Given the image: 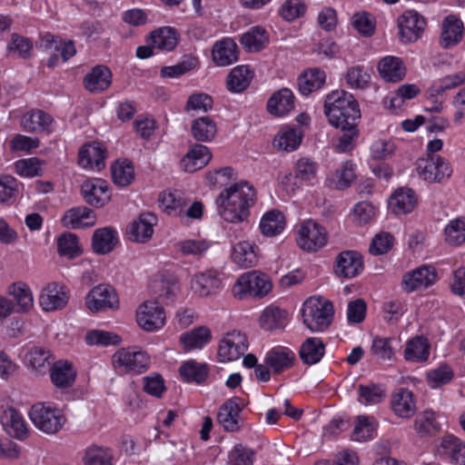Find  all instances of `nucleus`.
<instances>
[{"label": "nucleus", "instance_id": "f257e3e1", "mask_svg": "<svg viewBox=\"0 0 465 465\" xmlns=\"http://www.w3.org/2000/svg\"><path fill=\"white\" fill-rule=\"evenodd\" d=\"M255 200L254 188L248 182L242 181L223 190L215 203L224 221L239 223L247 221Z\"/></svg>", "mask_w": 465, "mask_h": 465}, {"label": "nucleus", "instance_id": "f03ea898", "mask_svg": "<svg viewBox=\"0 0 465 465\" xmlns=\"http://www.w3.org/2000/svg\"><path fill=\"white\" fill-rule=\"evenodd\" d=\"M324 114L329 123L340 129L357 125V121L361 118L358 102L351 94L342 90L333 91L326 96Z\"/></svg>", "mask_w": 465, "mask_h": 465}, {"label": "nucleus", "instance_id": "7ed1b4c3", "mask_svg": "<svg viewBox=\"0 0 465 465\" xmlns=\"http://www.w3.org/2000/svg\"><path fill=\"white\" fill-rule=\"evenodd\" d=\"M333 315L331 302L322 297H310L302 309L303 323L313 332L325 331L331 325Z\"/></svg>", "mask_w": 465, "mask_h": 465}, {"label": "nucleus", "instance_id": "20e7f679", "mask_svg": "<svg viewBox=\"0 0 465 465\" xmlns=\"http://www.w3.org/2000/svg\"><path fill=\"white\" fill-rule=\"evenodd\" d=\"M272 284L267 274L251 271L242 274L233 286V293L239 299L262 298L272 290Z\"/></svg>", "mask_w": 465, "mask_h": 465}, {"label": "nucleus", "instance_id": "39448f33", "mask_svg": "<svg viewBox=\"0 0 465 465\" xmlns=\"http://www.w3.org/2000/svg\"><path fill=\"white\" fill-rule=\"evenodd\" d=\"M29 418L39 430L46 434L58 432L66 420L59 409L41 402L31 407Z\"/></svg>", "mask_w": 465, "mask_h": 465}, {"label": "nucleus", "instance_id": "423d86ee", "mask_svg": "<svg viewBox=\"0 0 465 465\" xmlns=\"http://www.w3.org/2000/svg\"><path fill=\"white\" fill-rule=\"evenodd\" d=\"M416 171L420 178L429 183H440L452 173L450 163L443 157L433 154L419 159Z\"/></svg>", "mask_w": 465, "mask_h": 465}, {"label": "nucleus", "instance_id": "0eeeda50", "mask_svg": "<svg viewBox=\"0 0 465 465\" xmlns=\"http://www.w3.org/2000/svg\"><path fill=\"white\" fill-rule=\"evenodd\" d=\"M113 364L124 372L140 374L148 370L150 357L145 351L123 348L113 355Z\"/></svg>", "mask_w": 465, "mask_h": 465}, {"label": "nucleus", "instance_id": "6e6552de", "mask_svg": "<svg viewBox=\"0 0 465 465\" xmlns=\"http://www.w3.org/2000/svg\"><path fill=\"white\" fill-rule=\"evenodd\" d=\"M297 244L307 252H315L327 242L325 229L312 220L304 221L297 231Z\"/></svg>", "mask_w": 465, "mask_h": 465}, {"label": "nucleus", "instance_id": "1a4fd4ad", "mask_svg": "<svg viewBox=\"0 0 465 465\" xmlns=\"http://www.w3.org/2000/svg\"><path fill=\"white\" fill-rule=\"evenodd\" d=\"M399 35L402 43L416 42L426 26L425 18L415 10H406L398 18Z\"/></svg>", "mask_w": 465, "mask_h": 465}, {"label": "nucleus", "instance_id": "9d476101", "mask_svg": "<svg viewBox=\"0 0 465 465\" xmlns=\"http://www.w3.org/2000/svg\"><path fill=\"white\" fill-rule=\"evenodd\" d=\"M136 321L140 327L146 331H155L161 329L165 323V313L163 308L155 301H147L140 305Z\"/></svg>", "mask_w": 465, "mask_h": 465}, {"label": "nucleus", "instance_id": "9b49d317", "mask_svg": "<svg viewBox=\"0 0 465 465\" xmlns=\"http://www.w3.org/2000/svg\"><path fill=\"white\" fill-rule=\"evenodd\" d=\"M247 348L245 335L240 331H233L226 333L221 340L218 357L223 362L236 361L245 352Z\"/></svg>", "mask_w": 465, "mask_h": 465}, {"label": "nucleus", "instance_id": "f8f14e48", "mask_svg": "<svg viewBox=\"0 0 465 465\" xmlns=\"http://www.w3.org/2000/svg\"><path fill=\"white\" fill-rule=\"evenodd\" d=\"M69 301V291L66 286L58 282H50L39 296V303L45 312L62 310Z\"/></svg>", "mask_w": 465, "mask_h": 465}, {"label": "nucleus", "instance_id": "ddd939ff", "mask_svg": "<svg viewBox=\"0 0 465 465\" xmlns=\"http://www.w3.org/2000/svg\"><path fill=\"white\" fill-rule=\"evenodd\" d=\"M464 35L463 22L455 15H448L441 23L439 45L443 49L453 48L462 41Z\"/></svg>", "mask_w": 465, "mask_h": 465}, {"label": "nucleus", "instance_id": "4468645a", "mask_svg": "<svg viewBox=\"0 0 465 465\" xmlns=\"http://www.w3.org/2000/svg\"><path fill=\"white\" fill-rule=\"evenodd\" d=\"M437 272L431 266H421L407 272L402 277V289L407 292H412L420 289H427L435 283Z\"/></svg>", "mask_w": 465, "mask_h": 465}, {"label": "nucleus", "instance_id": "2eb2a0df", "mask_svg": "<svg viewBox=\"0 0 465 465\" xmlns=\"http://www.w3.org/2000/svg\"><path fill=\"white\" fill-rule=\"evenodd\" d=\"M85 303L91 312H96L113 308L117 303V298L112 286L99 284L89 292Z\"/></svg>", "mask_w": 465, "mask_h": 465}, {"label": "nucleus", "instance_id": "dca6fc26", "mask_svg": "<svg viewBox=\"0 0 465 465\" xmlns=\"http://www.w3.org/2000/svg\"><path fill=\"white\" fill-rule=\"evenodd\" d=\"M222 286L221 273L213 269L195 274L192 281L193 291L201 297H207L217 292Z\"/></svg>", "mask_w": 465, "mask_h": 465}, {"label": "nucleus", "instance_id": "f3484780", "mask_svg": "<svg viewBox=\"0 0 465 465\" xmlns=\"http://www.w3.org/2000/svg\"><path fill=\"white\" fill-rule=\"evenodd\" d=\"M212 159V153L206 145L194 143L181 160L184 172L194 173L205 167Z\"/></svg>", "mask_w": 465, "mask_h": 465}, {"label": "nucleus", "instance_id": "a211bd4d", "mask_svg": "<svg viewBox=\"0 0 465 465\" xmlns=\"http://www.w3.org/2000/svg\"><path fill=\"white\" fill-rule=\"evenodd\" d=\"M212 58L217 66H228L236 63L239 59L237 44L230 37L215 42L212 49Z\"/></svg>", "mask_w": 465, "mask_h": 465}, {"label": "nucleus", "instance_id": "6ab92c4d", "mask_svg": "<svg viewBox=\"0 0 465 465\" xmlns=\"http://www.w3.org/2000/svg\"><path fill=\"white\" fill-rule=\"evenodd\" d=\"M82 194L84 201L93 206H104L109 200L107 183L103 179H90L82 184Z\"/></svg>", "mask_w": 465, "mask_h": 465}, {"label": "nucleus", "instance_id": "aec40b11", "mask_svg": "<svg viewBox=\"0 0 465 465\" xmlns=\"http://www.w3.org/2000/svg\"><path fill=\"white\" fill-rule=\"evenodd\" d=\"M64 227L71 229L89 228L95 224L94 212L86 206H76L67 210L62 217Z\"/></svg>", "mask_w": 465, "mask_h": 465}, {"label": "nucleus", "instance_id": "412c9836", "mask_svg": "<svg viewBox=\"0 0 465 465\" xmlns=\"http://www.w3.org/2000/svg\"><path fill=\"white\" fill-rule=\"evenodd\" d=\"M361 255L355 251L341 252L336 258L335 273L344 278H352L362 270Z\"/></svg>", "mask_w": 465, "mask_h": 465}, {"label": "nucleus", "instance_id": "4be33fe9", "mask_svg": "<svg viewBox=\"0 0 465 465\" xmlns=\"http://www.w3.org/2000/svg\"><path fill=\"white\" fill-rule=\"evenodd\" d=\"M105 151L99 143L84 145L79 151L78 163L84 169L101 171L104 166Z\"/></svg>", "mask_w": 465, "mask_h": 465}, {"label": "nucleus", "instance_id": "5701e85b", "mask_svg": "<svg viewBox=\"0 0 465 465\" xmlns=\"http://www.w3.org/2000/svg\"><path fill=\"white\" fill-rule=\"evenodd\" d=\"M241 407L236 401H226L219 409L217 420L224 430L229 432L239 431L242 427Z\"/></svg>", "mask_w": 465, "mask_h": 465}, {"label": "nucleus", "instance_id": "b1692460", "mask_svg": "<svg viewBox=\"0 0 465 465\" xmlns=\"http://www.w3.org/2000/svg\"><path fill=\"white\" fill-rule=\"evenodd\" d=\"M289 322V312L276 305L267 306L259 318L262 329L269 331L282 330Z\"/></svg>", "mask_w": 465, "mask_h": 465}, {"label": "nucleus", "instance_id": "393cba45", "mask_svg": "<svg viewBox=\"0 0 465 465\" xmlns=\"http://www.w3.org/2000/svg\"><path fill=\"white\" fill-rule=\"evenodd\" d=\"M157 218L151 213H142L137 220L134 221L128 229L130 238L134 242H145L153 233V226Z\"/></svg>", "mask_w": 465, "mask_h": 465}, {"label": "nucleus", "instance_id": "a878e982", "mask_svg": "<svg viewBox=\"0 0 465 465\" xmlns=\"http://www.w3.org/2000/svg\"><path fill=\"white\" fill-rule=\"evenodd\" d=\"M392 411L401 418H411L416 411V401L413 393L405 388H400L391 395Z\"/></svg>", "mask_w": 465, "mask_h": 465}, {"label": "nucleus", "instance_id": "bb28decb", "mask_svg": "<svg viewBox=\"0 0 465 465\" xmlns=\"http://www.w3.org/2000/svg\"><path fill=\"white\" fill-rule=\"evenodd\" d=\"M50 377L53 384L59 389H68L74 383L76 371L72 362L58 361L50 370Z\"/></svg>", "mask_w": 465, "mask_h": 465}, {"label": "nucleus", "instance_id": "cd10ccee", "mask_svg": "<svg viewBox=\"0 0 465 465\" xmlns=\"http://www.w3.org/2000/svg\"><path fill=\"white\" fill-rule=\"evenodd\" d=\"M112 83V74L104 65L94 66L84 78V85L91 93L106 90Z\"/></svg>", "mask_w": 465, "mask_h": 465}, {"label": "nucleus", "instance_id": "c85d7f7f", "mask_svg": "<svg viewBox=\"0 0 465 465\" xmlns=\"http://www.w3.org/2000/svg\"><path fill=\"white\" fill-rule=\"evenodd\" d=\"M417 203L415 192L411 188H400L391 196L389 206L396 214L411 213Z\"/></svg>", "mask_w": 465, "mask_h": 465}, {"label": "nucleus", "instance_id": "c756f323", "mask_svg": "<svg viewBox=\"0 0 465 465\" xmlns=\"http://www.w3.org/2000/svg\"><path fill=\"white\" fill-rule=\"evenodd\" d=\"M5 430L12 437L22 440L27 434V428L23 416L14 408L3 411L0 417Z\"/></svg>", "mask_w": 465, "mask_h": 465}, {"label": "nucleus", "instance_id": "7c9ffc66", "mask_svg": "<svg viewBox=\"0 0 465 465\" xmlns=\"http://www.w3.org/2000/svg\"><path fill=\"white\" fill-rule=\"evenodd\" d=\"M440 451L456 465H465V442L458 437L449 434L441 438Z\"/></svg>", "mask_w": 465, "mask_h": 465}, {"label": "nucleus", "instance_id": "2f4dec72", "mask_svg": "<svg viewBox=\"0 0 465 465\" xmlns=\"http://www.w3.org/2000/svg\"><path fill=\"white\" fill-rule=\"evenodd\" d=\"M118 242V233L112 227L96 229L92 237V246L95 253L107 254Z\"/></svg>", "mask_w": 465, "mask_h": 465}, {"label": "nucleus", "instance_id": "473e14b6", "mask_svg": "<svg viewBox=\"0 0 465 465\" xmlns=\"http://www.w3.org/2000/svg\"><path fill=\"white\" fill-rule=\"evenodd\" d=\"M381 76L387 82H400L406 74V67L402 60L397 56H386L378 64Z\"/></svg>", "mask_w": 465, "mask_h": 465}, {"label": "nucleus", "instance_id": "72a5a7b5", "mask_svg": "<svg viewBox=\"0 0 465 465\" xmlns=\"http://www.w3.org/2000/svg\"><path fill=\"white\" fill-rule=\"evenodd\" d=\"M293 107L294 95L288 88H282L274 93L267 103L269 113L276 116H283L289 114Z\"/></svg>", "mask_w": 465, "mask_h": 465}, {"label": "nucleus", "instance_id": "f704fd0d", "mask_svg": "<svg viewBox=\"0 0 465 465\" xmlns=\"http://www.w3.org/2000/svg\"><path fill=\"white\" fill-rule=\"evenodd\" d=\"M257 246L250 242L243 241L232 248V260L242 268H250L257 264Z\"/></svg>", "mask_w": 465, "mask_h": 465}, {"label": "nucleus", "instance_id": "c9c22d12", "mask_svg": "<svg viewBox=\"0 0 465 465\" xmlns=\"http://www.w3.org/2000/svg\"><path fill=\"white\" fill-rule=\"evenodd\" d=\"M294 361L295 354L287 348L272 349L265 357V363L277 374L291 368Z\"/></svg>", "mask_w": 465, "mask_h": 465}, {"label": "nucleus", "instance_id": "e433bc0d", "mask_svg": "<svg viewBox=\"0 0 465 465\" xmlns=\"http://www.w3.org/2000/svg\"><path fill=\"white\" fill-rule=\"evenodd\" d=\"M302 140L300 127L285 126L282 128L273 140V145L285 152L296 150Z\"/></svg>", "mask_w": 465, "mask_h": 465}, {"label": "nucleus", "instance_id": "4c0bfd02", "mask_svg": "<svg viewBox=\"0 0 465 465\" xmlns=\"http://www.w3.org/2000/svg\"><path fill=\"white\" fill-rule=\"evenodd\" d=\"M53 118L44 111L36 110L26 114L22 119L25 131L32 133L51 132Z\"/></svg>", "mask_w": 465, "mask_h": 465}, {"label": "nucleus", "instance_id": "58836bf2", "mask_svg": "<svg viewBox=\"0 0 465 465\" xmlns=\"http://www.w3.org/2000/svg\"><path fill=\"white\" fill-rule=\"evenodd\" d=\"M326 80L324 71L318 68H312L298 78V88L302 95H309L311 93L321 89Z\"/></svg>", "mask_w": 465, "mask_h": 465}, {"label": "nucleus", "instance_id": "ea45409f", "mask_svg": "<svg viewBox=\"0 0 465 465\" xmlns=\"http://www.w3.org/2000/svg\"><path fill=\"white\" fill-rule=\"evenodd\" d=\"M325 345L320 338L306 339L301 346L299 354L303 363L312 365L319 362L324 355Z\"/></svg>", "mask_w": 465, "mask_h": 465}, {"label": "nucleus", "instance_id": "a19ab883", "mask_svg": "<svg viewBox=\"0 0 465 465\" xmlns=\"http://www.w3.org/2000/svg\"><path fill=\"white\" fill-rule=\"evenodd\" d=\"M216 133V124L209 116L199 117L192 123L191 134L198 142H211L214 139Z\"/></svg>", "mask_w": 465, "mask_h": 465}, {"label": "nucleus", "instance_id": "79ce46f5", "mask_svg": "<svg viewBox=\"0 0 465 465\" xmlns=\"http://www.w3.org/2000/svg\"><path fill=\"white\" fill-rule=\"evenodd\" d=\"M209 371V366L206 363L197 362L194 360L183 362L179 369L180 375L183 381L198 384L207 379Z\"/></svg>", "mask_w": 465, "mask_h": 465}, {"label": "nucleus", "instance_id": "37998d69", "mask_svg": "<svg viewBox=\"0 0 465 465\" xmlns=\"http://www.w3.org/2000/svg\"><path fill=\"white\" fill-rule=\"evenodd\" d=\"M239 41L248 52H259L268 45L269 38L265 29L254 26L244 33Z\"/></svg>", "mask_w": 465, "mask_h": 465}, {"label": "nucleus", "instance_id": "c03bdc74", "mask_svg": "<svg viewBox=\"0 0 465 465\" xmlns=\"http://www.w3.org/2000/svg\"><path fill=\"white\" fill-rule=\"evenodd\" d=\"M212 338L211 331L203 326L194 328L180 336V341L185 351L202 349Z\"/></svg>", "mask_w": 465, "mask_h": 465}, {"label": "nucleus", "instance_id": "a18cd8bd", "mask_svg": "<svg viewBox=\"0 0 465 465\" xmlns=\"http://www.w3.org/2000/svg\"><path fill=\"white\" fill-rule=\"evenodd\" d=\"M285 227L283 214L278 210H272L263 214L260 229L264 236L272 237L280 234Z\"/></svg>", "mask_w": 465, "mask_h": 465}, {"label": "nucleus", "instance_id": "49530a36", "mask_svg": "<svg viewBox=\"0 0 465 465\" xmlns=\"http://www.w3.org/2000/svg\"><path fill=\"white\" fill-rule=\"evenodd\" d=\"M430 355V345L426 338L418 336L410 340L404 350L406 361L421 362L427 361Z\"/></svg>", "mask_w": 465, "mask_h": 465}, {"label": "nucleus", "instance_id": "de8ad7c7", "mask_svg": "<svg viewBox=\"0 0 465 465\" xmlns=\"http://www.w3.org/2000/svg\"><path fill=\"white\" fill-rule=\"evenodd\" d=\"M252 78V74L248 65H238L228 75L227 87L234 93L242 92L249 86Z\"/></svg>", "mask_w": 465, "mask_h": 465}, {"label": "nucleus", "instance_id": "09e8293b", "mask_svg": "<svg viewBox=\"0 0 465 465\" xmlns=\"http://www.w3.org/2000/svg\"><path fill=\"white\" fill-rule=\"evenodd\" d=\"M153 47L162 51H172L177 45L176 32L171 27L160 28L151 34Z\"/></svg>", "mask_w": 465, "mask_h": 465}, {"label": "nucleus", "instance_id": "8fccbe9b", "mask_svg": "<svg viewBox=\"0 0 465 465\" xmlns=\"http://www.w3.org/2000/svg\"><path fill=\"white\" fill-rule=\"evenodd\" d=\"M19 309L17 312H28L34 305L33 294L30 288L23 282L13 283L8 288Z\"/></svg>", "mask_w": 465, "mask_h": 465}, {"label": "nucleus", "instance_id": "3c124183", "mask_svg": "<svg viewBox=\"0 0 465 465\" xmlns=\"http://www.w3.org/2000/svg\"><path fill=\"white\" fill-rule=\"evenodd\" d=\"M358 401L365 405L378 404L386 397L385 390L378 384L369 383L358 386Z\"/></svg>", "mask_w": 465, "mask_h": 465}, {"label": "nucleus", "instance_id": "603ef678", "mask_svg": "<svg viewBox=\"0 0 465 465\" xmlns=\"http://www.w3.org/2000/svg\"><path fill=\"white\" fill-rule=\"evenodd\" d=\"M445 241L450 245L458 246L465 242V217L449 222L444 230Z\"/></svg>", "mask_w": 465, "mask_h": 465}, {"label": "nucleus", "instance_id": "864d4df0", "mask_svg": "<svg viewBox=\"0 0 465 465\" xmlns=\"http://www.w3.org/2000/svg\"><path fill=\"white\" fill-rule=\"evenodd\" d=\"M345 81L351 88L363 90L370 85L371 74L363 66L355 65L348 69Z\"/></svg>", "mask_w": 465, "mask_h": 465}, {"label": "nucleus", "instance_id": "5fc2aeb1", "mask_svg": "<svg viewBox=\"0 0 465 465\" xmlns=\"http://www.w3.org/2000/svg\"><path fill=\"white\" fill-rule=\"evenodd\" d=\"M376 426L368 416H359L351 433V440L355 441H367L373 439Z\"/></svg>", "mask_w": 465, "mask_h": 465}, {"label": "nucleus", "instance_id": "6e6d98bb", "mask_svg": "<svg viewBox=\"0 0 465 465\" xmlns=\"http://www.w3.org/2000/svg\"><path fill=\"white\" fill-rule=\"evenodd\" d=\"M85 465H113V454L109 449L93 445L85 450Z\"/></svg>", "mask_w": 465, "mask_h": 465}, {"label": "nucleus", "instance_id": "4d7b16f0", "mask_svg": "<svg viewBox=\"0 0 465 465\" xmlns=\"http://www.w3.org/2000/svg\"><path fill=\"white\" fill-rule=\"evenodd\" d=\"M112 178L115 184L127 186L134 179V170L131 163H115L111 167Z\"/></svg>", "mask_w": 465, "mask_h": 465}, {"label": "nucleus", "instance_id": "13d9d810", "mask_svg": "<svg viewBox=\"0 0 465 465\" xmlns=\"http://www.w3.org/2000/svg\"><path fill=\"white\" fill-rule=\"evenodd\" d=\"M57 249L61 255L74 258L81 253L78 238L72 232L63 233L57 240Z\"/></svg>", "mask_w": 465, "mask_h": 465}, {"label": "nucleus", "instance_id": "bf43d9fd", "mask_svg": "<svg viewBox=\"0 0 465 465\" xmlns=\"http://www.w3.org/2000/svg\"><path fill=\"white\" fill-rule=\"evenodd\" d=\"M256 452L242 444H236L228 454L231 465H252Z\"/></svg>", "mask_w": 465, "mask_h": 465}, {"label": "nucleus", "instance_id": "052dcab7", "mask_svg": "<svg viewBox=\"0 0 465 465\" xmlns=\"http://www.w3.org/2000/svg\"><path fill=\"white\" fill-rule=\"evenodd\" d=\"M51 353L43 347L32 348L25 356L27 364L37 371H42L46 366L50 365L49 359Z\"/></svg>", "mask_w": 465, "mask_h": 465}, {"label": "nucleus", "instance_id": "680f3d73", "mask_svg": "<svg viewBox=\"0 0 465 465\" xmlns=\"http://www.w3.org/2000/svg\"><path fill=\"white\" fill-rule=\"evenodd\" d=\"M211 244L206 240L203 239H188L177 242V250L185 256L188 255H202L209 248Z\"/></svg>", "mask_w": 465, "mask_h": 465}, {"label": "nucleus", "instance_id": "e2e57ef3", "mask_svg": "<svg viewBox=\"0 0 465 465\" xmlns=\"http://www.w3.org/2000/svg\"><path fill=\"white\" fill-rule=\"evenodd\" d=\"M85 341L89 345H117L121 342V338L111 331L94 330L87 332Z\"/></svg>", "mask_w": 465, "mask_h": 465}, {"label": "nucleus", "instance_id": "0e129e2a", "mask_svg": "<svg viewBox=\"0 0 465 465\" xmlns=\"http://www.w3.org/2000/svg\"><path fill=\"white\" fill-rule=\"evenodd\" d=\"M317 163L309 158H301L296 163L295 179L310 182L316 177Z\"/></svg>", "mask_w": 465, "mask_h": 465}, {"label": "nucleus", "instance_id": "69168bd1", "mask_svg": "<svg viewBox=\"0 0 465 465\" xmlns=\"http://www.w3.org/2000/svg\"><path fill=\"white\" fill-rule=\"evenodd\" d=\"M213 104V98L209 94L204 93H194L188 97L185 110L187 112L193 110L206 113L212 109Z\"/></svg>", "mask_w": 465, "mask_h": 465}, {"label": "nucleus", "instance_id": "338daca9", "mask_svg": "<svg viewBox=\"0 0 465 465\" xmlns=\"http://www.w3.org/2000/svg\"><path fill=\"white\" fill-rule=\"evenodd\" d=\"M306 5L302 0H285L280 14L286 21H293L305 14Z\"/></svg>", "mask_w": 465, "mask_h": 465}, {"label": "nucleus", "instance_id": "774afa93", "mask_svg": "<svg viewBox=\"0 0 465 465\" xmlns=\"http://www.w3.org/2000/svg\"><path fill=\"white\" fill-rule=\"evenodd\" d=\"M415 430L421 435H428L437 430V422L434 417V412L431 411H425L416 417L414 422Z\"/></svg>", "mask_w": 465, "mask_h": 465}]
</instances>
